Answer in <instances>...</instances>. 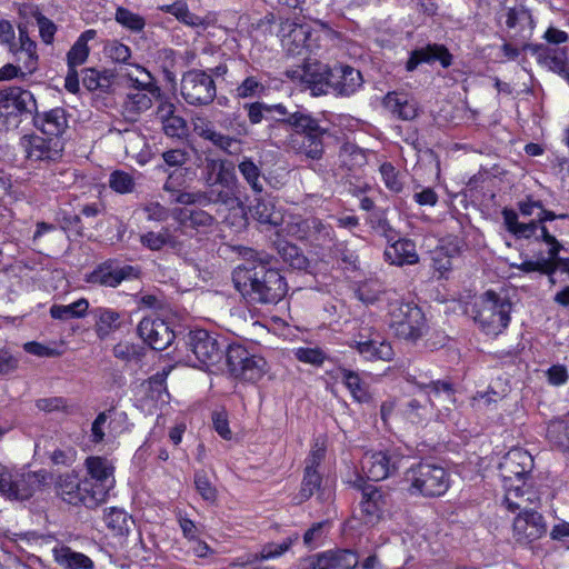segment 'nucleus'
Listing matches in <instances>:
<instances>
[{
	"mask_svg": "<svg viewBox=\"0 0 569 569\" xmlns=\"http://www.w3.org/2000/svg\"><path fill=\"white\" fill-rule=\"evenodd\" d=\"M224 363L230 376L242 382H257L268 372L267 360L241 343H228Z\"/></svg>",
	"mask_w": 569,
	"mask_h": 569,
	"instance_id": "1a4fd4ad",
	"label": "nucleus"
},
{
	"mask_svg": "<svg viewBox=\"0 0 569 569\" xmlns=\"http://www.w3.org/2000/svg\"><path fill=\"white\" fill-rule=\"evenodd\" d=\"M406 481L410 483L411 495L423 497H440L450 487V478L447 470L435 462L420 461L410 467L406 472Z\"/></svg>",
	"mask_w": 569,
	"mask_h": 569,
	"instance_id": "6e6552de",
	"label": "nucleus"
},
{
	"mask_svg": "<svg viewBox=\"0 0 569 569\" xmlns=\"http://www.w3.org/2000/svg\"><path fill=\"white\" fill-rule=\"evenodd\" d=\"M339 159L342 166L347 167L349 170L362 167L367 163L365 151L350 141L342 143L340 147Z\"/></svg>",
	"mask_w": 569,
	"mask_h": 569,
	"instance_id": "09e8293b",
	"label": "nucleus"
},
{
	"mask_svg": "<svg viewBox=\"0 0 569 569\" xmlns=\"http://www.w3.org/2000/svg\"><path fill=\"white\" fill-rule=\"evenodd\" d=\"M542 241L549 246L548 257L542 252L536 254V260H525L521 263H510V268L518 269L523 273L540 272L542 274L552 276L555 268L552 258L556 257L562 249V244L551 234L547 227H541Z\"/></svg>",
	"mask_w": 569,
	"mask_h": 569,
	"instance_id": "b1692460",
	"label": "nucleus"
},
{
	"mask_svg": "<svg viewBox=\"0 0 569 569\" xmlns=\"http://www.w3.org/2000/svg\"><path fill=\"white\" fill-rule=\"evenodd\" d=\"M322 458L323 453L319 450L312 451L307 457L300 490L293 498L296 505L306 502L315 493H317V499L321 502L332 500L333 491L330 488L322 486V476L318 471V467L320 466Z\"/></svg>",
	"mask_w": 569,
	"mask_h": 569,
	"instance_id": "4468645a",
	"label": "nucleus"
},
{
	"mask_svg": "<svg viewBox=\"0 0 569 569\" xmlns=\"http://www.w3.org/2000/svg\"><path fill=\"white\" fill-rule=\"evenodd\" d=\"M296 358L305 363H310L316 367L322 366L327 356L325 351L318 347L316 348H298L295 351Z\"/></svg>",
	"mask_w": 569,
	"mask_h": 569,
	"instance_id": "bf43d9fd",
	"label": "nucleus"
},
{
	"mask_svg": "<svg viewBox=\"0 0 569 569\" xmlns=\"http://www.w3.org/2000/svg\"><path fill=\"white\" fill-rule=\"evenodd\" d=\"M114 19L118 23L132 32H140L146 26V20L142 16L123 7L117 8Z\"/></svg>",
	"mask_w": 569,
	"mask_h": 569,
	"instance_id": "5fc2aeb1",
	"label": "nucleus"
},
{
	"mask_svg": "<svg viewBox=\"0 0 569 569\" xmlns=\"http://www.w3.org/2000/svg\"><path fill=\"white\" fill-rule=\"evenodd\" d=\"M512 303L493 290H488L473 303L471 316L486 335L498 336L510 322Z\"/></svg>",
	"mask_w": 569,
	"mask_h": 569,
	"instance_id": "423d86ee",
	"label": "nucleus"
},
{
	"mask_svg": "<svg viewBox=\"0 0 569 569\" xmlns=\"http://www.w3.org/2000/svg\"><path fill=\"white\" fill-rule=\"evenodd\" d=\"M407 381L417 386L421 391L429 390L435 396L445 395L449 400H455L456 386L450 378L443 380L419 381L417 376L409 375Z\"/></svg>",
	"mask_w": 569,
	"mask_h": 569,
	"instance_id": "37998d69",
	"label": "nucleus"
},
{
	"mask_svg": "<svg viewBox=\"0 0 569 569\" xmlns=\"http://www.w3.org/2000/svg\"><path fill=\"white\" fill-rule=\"evenodd\" d=\"M152 99L154 97L146 91L128 93L122 104L126 118L134 121L139 114L152 107Z\"/></svg>",
	"mask_w": 569,
	"mask_h": 569,
	"instance_id": "a19ab883",
	"label": "nucleus"
},
{
	"mask_svg": "<svg viewBox=\"0 0 569 569\" xmlns=\"http://www.w3.org/2000/svg\"><path fill=\"white\" fill-rule=\"evenodd\" d=\"M254 196V203L250 208L252 217L261 224L279 226L282 214L276 209L273 200L270 197H264L263 193Z\"/></svg>",
	"mask_w": 569,
	"mask_h": 569,
	"instance_id": "c9c22d12",
	"label": "nucleus"
},
{
	"mask_svg": "<svg viewBox=\"0 0 569 569\" xmlns=\"http://www.w3.org/2000/svg\"><path fill=\"white\" fill-rule=\"evenodd\" d=\"M437 61L447 69L452 64L453 56L445 44L428 43L410 52L405 68L408 72H412L421 63L432 64Z\"/></svg>",
	"mask_w": 569,
	"mask_h": 569,
	"instance_id": "bb28decb",
	"label": "nucleus"
},
{
	"mask_svg": "<svg viewBox=\"0 0 569 569\" xmlns=\"http://www.w3.org/2000/svg\"><path fill=\"white\" fill-rule=\"evenodd\" d=\"M84 467L88 477L86 481L92 486L90 505H100L106 501L110 490L114 487V467L111 461L104 457L90 456L84 460Z\"/></svg>",
	"mask_w": 569,
	"mask_h": 569,
	"instance_id": "f8f14e48",
	"label": "nucleus"
},
{
	"mask_svg": "<svg viewBox=\"0 0 569 569\" xmlns=\"http://www.w3.org/2000/svg\"><path fill=\"white\" fill-rule=\"evenodd\" d=\"M243 109L247 111L248 120L251 124H258L262 120H267L268 111H277L280 116H283L284 104L276 103L269 104L261 101L244 103Z\"/></svg>",
	"mask_w": 569,
	"mask_h": 569,
	"instance_id": "de8ad7c7",
	"label": "nucleus"
},
{
	"mask_svg": "<svg viewBox=\"0 0 569 569\" xmlns=\"http://www.w3.org/2000/svg\"><path fill=\"white\" fill-rule=\"evenodd\" d=\"M380 173L386 187L392 192H400L402 190V182L399 179V172L390 162H385L380 166Z\"/></svg>",
	"mask_w": 569,
	"mask_h": 569,
	"instance_id": "680f3d73",
	"label": "nucleus"
},
{
	"mask_svg": "<svg viewBox=\"0 0 569 569\" xmlns=\"http://www.w3.org/2000/svg\"><path fill=\"white\" fill-rule=\"evenodd\" d=\"M299 539L298 535H295L293 537H288L280 543L270 542L267 543L260 553H256L252 556V558L248 559L246 562H242L241 566L254 562L257 560H264L270 558H276L281 555H283L286 551L289 550L291 545Z\"/></svg>",
	"mask_w": 569,
	"mask_h": 569,
	"instance_id": "3c124183",
	"label": "nucleus"
},
{
	"mask_svg": "<svg viewBox=\"0 0 569 569\" xmlns=\"http://www.w3.org/2000/svg\"><path fill=\"white\" fill-rule=\"evenodd\" d=\"M547 532V523L541 513L536 510L520 512L513 521V533L517 542L529 545L540 539Z\"/></svg>",
	"mask_w": 569,
	"mask_h": 569,
	"instance_id": "393cba45",
	"label": "nucleus"
},
{
	"mask_svg": "<svg viewBox=\"0 0 569 569\" xmlns=\"http://www.w3.org/2000/svg\"><path fill=\"white\" fill-rule=\"evenodd\" d=\"M541 227H546V224L539 226L537 220H531L528 223L519 222L510 233L517 239H530L533 237L536 241H540L542 240Z\"/></svg>",
	"mask_w": 569,
	"mask_h": 569,
	"instance_id": "13d9d810",
	"label": "nucleus"
},
{
	"mask_svg": "<svg viewBox=\"0 0 569 569\" xmlns=\"http://www.w3.org/2000/svg\"><path fill=\"white\" fill-rule=\"evenodd\" d=\"M180 345L194 356L193 367L208 371H212V368L218 370L221 368L228 346L224 339H219L218 336L204 329L190 330L178 339L177 348Z\"/></svg>",
	"mask_w": 569,
	"mask_h": 569,
	"instance_id": "39448f33",
	"label": "nucleus"
},
{
	"mask_svg": "<svg viewBox=\"0 0 569 569\" xmlns=\"http://www.w3.org/2000/svg\"><path fill=\"white\" fill-rule=\"evenodd\" d=\"M14 108L17 116H34L37 101L32 92L20 87H9L0 90V110Z\"/></svg>",
	"mask_w": 569,
	"mask_h": 569,
	"instance_id": "cd10ccee",
	"label": "nucleus"
},
{
	"mask_svg": "<svg viewBox=\"0 0 569 569\" xmlns=\"http://www.w3.org/2000/svg\"><path fill=\"white\" fill-rule=\"evenodd\" d=\"M47 472L10 471L0 463V493L11 500H28L46 485Z\"/></svg>",
	"mask_w": 569,
	"mask_h": 569,
	"instance_id": "9d476101",
	"label": "nucleus"
},
{
	"mask_svg": "<svg viewBox=\"0 0 569 569\" xmlns=\"http://www.w3.org/2000/svg\"><path fill=\"white\" fill-rule=\"evenodd\" d=\"M203 180L207 190L193 191V194H181L178 200L184 204L233 206L239 202L238 178L234 167L227 160L206 159Z\"/></svg>",
	"mask_w": 569,
	"mask_h": 569,
	"instance_id": "f03ea898",
	"label": "nucleus"
},
{
	"mask_svg": "<svg viewBox=\"0 0 569 569\" xmlns=\"http://www.w3.org/2000/svg\"><path fill=\"white\" fill-rule=\"evenodd\" d=\"M89 308L87 299L81 298L70 305H52L50 308V316L57 320H69L74 318H82L86 316Z\"/></svg>",
	"mask_w": 569,
	"mask_h": 569,
	"instance_id": "a18cd8bd",
	"label": "nucleus"
},
{
	"mask_svg": "<svg viewBox=\"0 0 569 569\" xmlns=\"http://www.w3.org/2000/svg\"><path fill=\"white\" fill-rule=\"evenodd\" d=\"M52 555L54 561L64 569H94V563L88 556L73 551L68 546H56Z\"/></svg>",
	"mask_w": 569,
	"mask_h": 569,
	"instance_id": "e433bc0d",
	"label": "nucleus"
},
{
	"mask_svg": "<svg viewBox=\"0 0 569 569\" xmlns=\"http://www.w3.org/2000/svg\"><path fill=\"white\" fill-rule=\"evenodd\" d=\"M190 208L181 210L182 222L194 230H206L212 228L217 223L216 217L206 210L208 206L187 204Z\"/></svg>",
	"mask_w": 569,
	"mask_h": 569,
	"instance_id": "58836bf2",
	"label": "nucleus"
},
{
	"mask_svg": "<svg viewBox=\"0 0 569 569\" xmlns=\"http://www.w3.org/2000/svg\"><path fill=\"white\" fill-rule=\"evenodd\" d=\"M239 172L249 184L254 194L263 193V181L266 180L260 166L252 158L243 157L238 164Z\"/></svg>",
	"mask_w": 569,
	"mask_h": 569,
	"instance_id": "79ce46f5",
	"label": "nucleus"
},
{
	"mask_svg": "<svg viewBox=\"0 0 569 569\" xmlns=\"http://www.w3.org/2000/svg\"><path fill=\"white\" fill-rule=\"evenodd\" d=\"M287 230L297 240L315 248L329 246L336 236L333 228L317 217H308L291 222Z\"/></svg>",
	"mask_w": 569,
	"mask_h": 569,
	"instance_id": "a211bd4d",
	"label": "nucleus"
},
{
	"mask_svg": "<svg viewBox=\"0 0 569 569\" xmlns=\"http://www.w3.org/2000/svg\"><path fill=\"white\" fill-rule=\"evenodd\" d=\"M383 257L386 261L400 267L416 264L419 261L415 241L407 238H399L388 244Z\"/></svg>",
	"mask_w": 569,
	"mask_h": 569,
	"instance_id": "c756f323",
	"label": "nucleus"
},
{
	"mask_svg": "<svg viewBox=\"0 0 569 569\" xmlns=\"http://www.w3.org/2000/svg\"><path fill=\"white\" fill-rule=\"evenodd\" d=\"M382 106L396 118L410 121L418 116L417 102L406 93L388 92L382 99Z\"/></svg>",
	"mask_w": 569,
	"mask_h": 569,
	"instance_id": "473e14b6",
	"label": "nucleus"
},
{
	"mask_svg": "<svg viewBox=\"0 0 569 569\" xmlns=\"http://www.w3.org/2000/svg\"><path fill=\"white\" fill-rule=\"evenodd\" d=\"M267 91V87L254 76H249L236 88L238 99L260 98Z\"/></svg>",
	"mask_w": 569,
	"mask_h": 569,
	"instance_id": "864d4df0",
	"label": "nucleus"
},
{
	"mask_svg": "<svg viewBox=\"0 0 569 569\" xmlns=\"http://www.w3.org/2000/svg\"><path fill=\"white\" fill-rule=\"evenodd\" d=\"M180 93L190 106H208L214 100L217 88L206 71L191 69L182 74Z\"/></svg>",
	"mask_w": 569,
	"mask_h": 569,
	"instance_id": "ddd939ff",
	"label": "nucleus"
},
{
	"mask_svg": "<svg viewBox=\"0 0 569 569\" xmlns=\"http://www.w3.org/2000/svg\"><path fill=\"white\" fill-rule=\"evenodd\" d=\"M82 84L89 91L110 93L114 80V72L109 69L84 68L81 71Z\"/></svg>",
	"mask_w": 569,
	"mask_h": 569,
	"instance_id": "4c0bfd02",
	"label": "nucleus"
},
{
	"mask_svg": "<svg viewBox=\"0 0 569 569\" xmlns=\"http://www.w3.org/2000/svg\"><path fill=\"white\" fill-rule=\"evenodd\" d=\"M355 348L365 359L370 361H390L395 356L391 345L380 339L379 336H377V338L356 341Z\"/></svg>",
	"mask_w": 569,
	"mask_h": 569,
	"instance_id": "f704fd0d",
	"label": "nucleus"
},
{
	"mask_svg": "<svg viewBox=\"0 0 569 569\" xmlns=\"http://www.w3.org/2000/svg\"><path fill=\"white\" fill-rule=\"evenodd\" d=\"M32 122L42 133L58 138L68 128L67 111L60 107L44 112L36 111Z\"/></svg>",
	"mask_w": 569,
	"mask_h": 569,
	"instance_id": "c85d7f7f",
	"label": "nucleus"
},
{
	"mask_svg": "<svg viewBox=\"0 0 569 569\" xmlns=\"http://www.w3.org/2000/svg\"><path fill=\"white\" fill-rule=\"evenodd\" d=\"M541 227H546V224L539 226L537 220H531L528 223L519 222L510 233L517 239H530L533 237L536 241H540L542 240Z\"/></svg>",
	"mask_w": 569,
	"mask_h": 569,
	"instance_id": "4d7b16f0",
	"label": "nucleus"
},
{
	"mask_svg": "<svg viewBox=\"0 0 569 569\" xmlns=\"http://www.w3.org/2000/svg\"><path fill=\"white\" fill-rule=\"evenodd\" d=\"M136 179L123 170H114L109 176V187L119 194L132 193L136 190Z\"/></svg>",
	"mask_w": 569,
	"mask_h": 569,
	"instance_id": "603ef678",
	"label": "nucleus"
},
{
	"mask_svg": "<svg viewBox=\"0 0 569 569\" xmlns=\"http://www.w3.org/2000/svg\"><path fill=\"white\" fill-rule=\"evenodd\" d=\"M91 315L94 319V332L100 340L107 339L123 323V315L109 308H94L91 310Z\"/></svg>",
	"mask_w": 569,
	"mask_h": 569,
	"instance_id": "72a5a7b5",
	"label": "nucleus"
},
{
	"mask_svg": "<svg viewBox=\"0 0 569 569\" xmlns=\"http://www.w3.org/2000/svg\"><path fill=\"white\" fill-rule=\"evenodd\" d=\"M389 326L398 338L416 342L428 331L426 316L415 302L395 300L388 305Z\"/></svg>",
	"mask_w": 569,
	"mask_h": 569,
	"instance_id": "0eeeda50",
	"label": "nucleus"
},
{
	"mask_svg": "<svg viewBox=\"0 0 569 569\" xmlns=\"http://www.w3.org/2000/svg\"><path fill=\"white\" fill-rule=\"evenodd\" d=\"M174 17L177 20L189 27H202L203 29L207 27L206 20L202 17L190 12L187 4L181 1H178Z\"/></svg>",
	"mask_w": 569,
	"mask_h": 569,
	"instance_id": "e2e57ef3",
	"label": "nucleus"
},
{
	"mask_svg": "<svg viewBox=\"0 0 569 569\" xmlns=\"http://www.w3.org/2000/svg\"><path fill=\"white\" fill-rule=\"evenodd\" d=\"M328 569H355L358 566V556L351 549H336L326 551Z\"/></svg>",
	"mask_w": 569,
	"mask_h": 569,
	"instance_id": "49530a36",
	"label": "nucleus"
},
{
	"mask_svg": "<svg viewBox=\"0 0 569 569\" xmlns=\"http://www.w3.org/2000/svg\"><path fill=\"white\" fill-rule=\"evenodd\" d=\"M26 158L31 162L46 166L58 162L63 156V144L52 138H43L37 134H26L21 139Z\"/></svg>",
	"mask_w": 569,
	"mask_h": 569,
	"instance_id": "412c9836",
	"label": "nucleus"
},
{
	"mask_svg": "<svg viewBox=\"0 0 569 569\" xmlns=\"http://www.w3.org/2000/svg\"><path fill=\"white\" fill-rule=\"evenodd\" d=\"M353 487L361 492L360 511L361 519L366 525L377 523L383 515L386 507L390 500V493L382 487L358 479L353 482Z\"/></svg>",
	"mask_w": 569,
	"mask_h": 569,
	"instance_id": "6ab92c4d",
	"label": "nucleus"
},
{
	"mask_svg": "<svg viewBox=\"0 0 569 569\" xmlns=\"http://www.w3.org/2000/svg\"><path fill=\"white\" fill-rule=\"evenodd\" d=\"M163 131L171 138H183L188 134L187 121L180 116H173L162 122Z\"/></svg>",
	"mask_w": 569,
	"mask_h": 569,
	"instance_id": "052dcab7",
	"label": "nucleus"
},
{
	"mask_svg": "<svg viewBox=\"0 0 569 569\" xmlns=\"http://www.w3.org/2000/svg\"><path fill=\"white\" fill-rule=\"evenodd\" d=\"M57 493L63 501L73 506H84L88 509H93L99 505H90L88 499H91L92 486L90 482L80 480L77 475L66 473L59 477L57 483ZM92 499H94L92 497Z\"/></svg>",
	"mask_w": 569,
	"mask_h": 569,
	"instance_id": "5701e85b",
	"label": "nucleus"
},
{
	"mask_svg": "<svg viewBox=\"0 0 569 569\" xmlns=\"http://www.w3.org/2000/svg\"><path fill=\"white\" fill-rule=\"evenodd\" d=\"M521 51H529L540 66L559 74L569 83V58L566 47L552 48L545 43L525 42Z\"/></svg>",
	"mask_w": 569,
	"mask_h": 569,
	"instance_id": "aec40b11",
	"label": "nucleus"
},
{
	"mask_svg": "<svg viewBox=\"0 0 569 569\" xmlns=\"http://www.w3.org/2000/svg\"><path fill=\"white\" fill-rule=\"evenodd\" d=\"M339 375L345 386L350 391L352 398L360 403H368L372 400L369 392V386L359 376L358 372L347 368H339Z\"/></svg>",
	"mask_w": 569,
	"mask_h": 569,
	"instance_id": "ea45409f",
	"label": "nucleus"
},
{
	"mask_svg": "<svg viewBox=\"0 0 569 569\" xmlns=\"http://www.w3.org/2000/svg\"><path fill=\"white\" fill-rule=\"evenodd\" d=\"M167 377L168 372L166 370H162L154 373L147 381H144L142 386L146 388L148 398H150L153 401L166 402L164 397L169 396L166 385Z\"/></svg>",
	"mask_w": 569,
	"mask_h": 569,
	"instance_id": "8fccbe9b",
	"label": "nucleus"
},
{
	"mask_svg": "<svg viewBox=\"0 0 569 569\" xmlns=\"http://www.w3.org/2000/svg\"><path fill=\"white\" fill-rule=\"evenodd\" d=\"M506 24L509 29L519 27V37L529 40L535 29L531 11L522 3L505 8Z\"/></svg>",
	"mask_w": 569,
	"mask_h": 569,
	"instance_id": "2f4dec72",
	"label": "nucleus"
},
{
	"mask_svg": "<svg viewBox=\"0 0 569 569\" xmlns=\"http://www.w3.org/2000/svg\"><path fill=\"white\" fill-rule=\"evenodd\" d=\"M141 270L137 266L123 263L118 259H107L86 276L90 284L117 288L122 281L139 279Z\"/></svg>",
	"mask_w": 569,
	"mask_h": 569,
	"instance_id": "dca6fc26",
	"label": "nucleus"
},
{
	"mask_svg": "<svg viewBox=\"0 0 569 569\" xmlns=\"http://www.w3.org/2000/svg\"><path fill=\"white\" fill-rule=\"evenodd\" d=\"M405 458L399 447H389L385 450L366 453L362 459V470L368 479L380 481L398 473Z\"/></svg>",
	"mask_w": 569,
	"mask_h": 569,
	"instance_id": "2eb2a0df",
	"label": "nucleus"
},
{
	"mask_svg": "<svg viewBox=\"0 0 569 569\" xmlns=\"http://www.w3.org/2000/svg\"><path fill=\"white\" fill-rule=\"evenodd\" d=\"M33 17L39 27V32H40V37H41L42 41L46 44L52 43L56 31H57L56 24L49 18L43 16L40 11L34 12Z\"/></svg>",
	"mask_w": 569,
	"mask_h": 569,
	"instance_id": "774afa93",
	"label": "nucleus"
},
{
	"mask_svg": "<svg viewBox=\"0 0 569 569\" xmlns=\"http://www.w3.org/2000/svg\"><path fill=\"white\" fill-rule=\"evenodd\" d=\"M137 333L144 343L157 351L166 350L179 339L170 326L160 318H143L137 327Z\"/></svg>",
	"mask_w": 569,
	"mask_h": 569,
	"instance_id": "4be33fe9",
	"label": "nucleus"
},
{
	"mask_svg": "<svg viewBox=\"0 0 569 569\" xmlns=\"http://www.w3.org/2000/svg\"><path fill=\"white\" fill-rule=\"evenodd\" d=\"M104 522L113 536H127L130 531L133 519L123 509L110 508L104 515Z\"/></svg>",
	"mask_w": 569,
	"mask_h": 569,
	"instance_id": "c03bdc74",
	"label": "nucleus"
},
{
	"mask_svg": "<svg viewBox=\"0 0 569 569\" xmlns=\"http://www.w3.org/2000/svg\"><path fill=\"white\" fill-rule=\"evenodd\" d=\"M90 49L88 44H81L76 41L67 53L68 68H77L78 66L83 64L87 61Z\"/></svg>",
	"mask_w": 569,
	"mask_h": 569,
	"instance_id": "69168bd1",
	"label": "nucleus"
},
{
	"mask_svg": "<svg viewBox=\"0 0 569 569\" xmlns=\"http://www.w3.org/2000/svg\"><path fill=\"white\" fill-rule=\"evenodd\" d=\"M363 83L359 70L348 64H336L329 72V93L349 97L353 94Z\"/></svg>",
	"mask_w": 569,
	"mask_h": 569,
	"instance_id": "a878e982",
	"label": "nucleus"
},
{
	"mask_svg": "<svg viewBox=\"0 0 569 569\" xmlns=\"http://www.w3.org/2000/svg\"><path fill=\"white\" fill-rule=\"evenodd\" d=\"M289 122L293 131L291 149L311 160L322 159L328 141L336 138L330 129L322 127L318 119L303 111H299Z\"/></svg>",
	"mask_w": 569,
	"mask_h": 569,
	"instance_id": "7ed1b4c3",
	"label": "nucleus"
},
{
	"mask_svg": "<svg viewBox=\"0 0 569 569\" xmlns=\"http://www.w3.org/2000/svg\"><path fill=\"white\" fill-rule=\"evenodd\" d=\"M335 257L342 262L343 267L349 270L358 269V254L351 250L347 243H338L333 250Z\"/></svg>",
	"mask_w": 569,
	"mask_h": 569,
	"instance_id": "0e129e2a",
	"label": "nucleus"
},
{
	"mask_svg": "<svg viewBox=\"0 0 569 569\" xmlns=\"http://www.w3.org/2000/svg\"><path fill=\"white\" fill-rule=\"evenodd\" d=\"M326 39V31L315 29L309 23H292L289 31L283 36L281 43L288 57H306L317 54Z\"/></svg>",
	"mask_w": 569,
	"mask_h": 569,
	"instance_id": "9b49d317",
	"label": "nucleus"
},
{
	"mask_svg": "<svg viewBox=\"0 0 569 569\" xmlns=\"http://www.w3.org/2000/svg\"><path fill=\"white\" fill-rule=\"evenodd\" d=\"M194 486L198 493L203 500L213 503L217 500V489L209 480L207 473L203 470L194 473Z\"/></svg>",
	"mask_w": 569,
	"mask_h": 569,
	"instance_id": "6e6d98bb",
	"label": "nucleus"
},
{
	"mask_svg": "<svg viewBox=\"0 0 569 569\" xmlns=\"http://www.w3.org/2000/svg\"><path fill=\"white\" fill-rule=\"evenodd\" d=\"M232 282L249 305L274 306L288 292L287 280L279 269L236 267Z\"/></svg>",
	"mask_w": 569,
	"mask_h": 569,
	"instance_id": "f257e3e1",
	"label": "nucleus"
},
{
	"mask_svg": "<svg viewBox=\"0 0 569 569\" xmlns=\"http://www.w3.org/2000/svg\"><path fill=\"white\" fill-rule=\"evenodd\" d=\"M533 468V458L531 455L521 449L515 448L507 452L499 463V475L506 490L505 503L510 511H516L519 507H525L513 498L523 496L525 479L530 475Z\"/></svg>",
	"mask_w": 569,
	"mask_h": 569,
	"instance_id": "20e7f679",
	"label": "nucleus"
},
{
	"mask_svg": "<svg viewBox=\"0 0 569 569\" xmlns=\"http://www.w3.org/2000/svg\"><path fill=\"white\" fill-rule=\"evenodd\" d=\"M331 67L317 59L306 57L302 64L288 69L286 76L293 81L305 83L315 97L329 93V72Z\"/></svg>",
	"mask_w": 569,
	"mask_h": 569,
	"instance_id": "f3484780",
	"label": "nucleus"
},
{
	"mask_svg": "<svg viewBox=\"0 0 569 569\" xmlns=\"http://www.w3.org/2000/svg\"><path fill=\"white\" fill-rule=\"evenodd\" d=\"M273 246L282 261L292 270L310 272L311 261L296 243L278 239L273 242Z\"/></svg>",
	"mask_w": 569,
	"mask_h": 569,
	"instance_id": "7c9ffc66",
	"label": "nucleus"
},
{
	"mask_svg": "<svg viewBox=\"0 0 569 569\" xmlns=\"http://www.w3.org/2000/svg\"><path fill=\"white\" fill-rule=\"evenodd\" d=\"M274 258L273 256L267 253V252H257L253 250H250V258L246 259L243 263L239 264L238 267H246V268H252L258 269L260 267H264V269H277L273 267Z\"/></svg>",
	"mask_w": 569,
	"mask_h": 569,
	"instance_id": "338daca9",
	"label": "nucleus"
}]
</instances>
